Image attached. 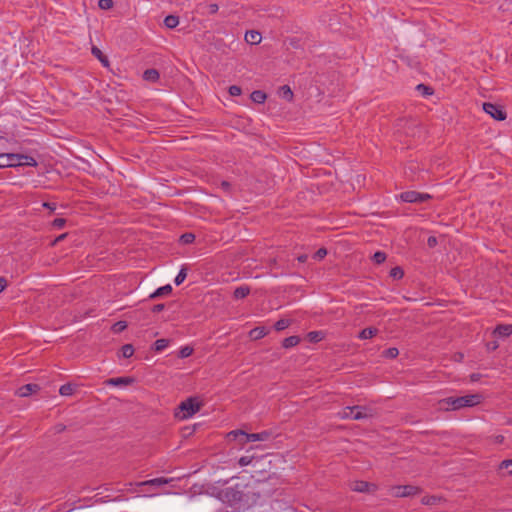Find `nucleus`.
<instances>
[{"instance_id":"nucleus-1","label":"nucleus","mask_w":512,"mask_h":512,"mask_svg":"<svg viewBox=\"0 0 512 512\" xmlns=\"http://www.w3.org/2000/svg\"><path fill=\"white\" fill-rule=\"evenodd\" d=\"M483 401V396L479 393L469 394L460 397H447L439 401L442 410H459L465 407H473Z\"/></svg>"},{"instance_id":"nucleus-2","label":"nucleus","mask_w":512,"mask_h":512,"mask_svg":"<svg viewBox=\"0 0 512 512\" xmlns=\"http://www.w3.org/2000/svg\"><path fill=\"white\" fill-rule=\"evenodd\" d=\"M229 439L239 440L240 444L256 441H267L271 438L272 433L269 431H262L259 433H246L242 430H235L228 433Z\"/></svg>"},{"instance_id":"nucleus-3","label":"nucleus","mask_w":512,"mask_h":512,"mask_svg":"<svg viewBox=\"0 0 512 512\" xmlns=\"http://www.w3.org/2000/svg\"><path fill=\"white\" fill-rule=\"evenodd\" d=\"M202 404L197 398L190 397L180 403L178 406L179 412L175 413V416L179 419H187L197 413Z\"/></svg>"},{"instance_id":"nucleus-4","label":"nucleus","mask_w":512,"mask_h":512,"mask_svg":"<svg viewBox=\"0 0 512 512\" xmlns=\"http://www.w3.org/2000/svg\"><path fill=\"white\" fill-rule=\"evenodd\" d=\"M364 410L366 409L362 406L345 407L337 415L341 419L351 418L360 420L367 417V414L363 412Z\"/></svg>"},{"instance_id":"nucleus-5","label":"nucleus","mask_w":512,"mask_h":512,"mask_svg":"<svg viewBox=\"0 0 512 512\" xmlns=\"http://www.w3.org/2000/svg\"><path fill=\"white\" fill-rule=\"evenodd\" d=\"M400 198L407 203H422L431 198L429 194L419 193L416 191H406L401 193Z\"/></svg>"},{"instance_id":"nucleus-6","label":"nucleus","mask_w":512,"mask_h":512,"mask_svg":"<svg viewBox=\"0 0 512 512\" xmlns=\"http://www.w3.org/2000/svg\"><path fill=\"white\" fill-rule=\"evenodd\" d=\"M483 110L498 121L505 120L507 116L506 112L500 106L490 102L483 103Z\"/></svg>"},{"instance_id":"nucleus-7","label":"nucleus","mask_w":512,"mask_h":512,"mask_svg":"<svg viewBox=\"0 0 512 512\" xmlns=\"http://www.w3.org/2000/svg\"><path fill=\"white\" fill-rule=\"evenodd\" d=\"M419 493V488L413 485L394 486L391 495L394 497H408Z\"/></svg>"},{"instance_id":"nucleus-8","label":"nucleus","mask_w":512,"mask_h":512,"mask_svg":"<svg viewBox=\"0 0 512 512\" xmlns=\"http://www.w3.org/2000/svg\"><path fill=\"white\" fill-rule=\"evenodd\" d=\"M18 153H0V168L20 166Z\"/></svg>"},{"instance_id":"nucleus-9","label":"nucleus","mask_w":512,"mask_h":512,"mask_svg":"<svg viewBox=\"0 0 512 512\" xmlns=\"http://www.w3.org/2000/svg\"><path fill=\"white\" fill-rule=\"evenodd\" d=\"M39 389H40L39 385L29 383V384H25V385L21 386L20 388H18V390L16 391V394L19 397H27V396L32 395L33 393H36Z\"/></svg>"},{"instance_id":"nucleus-10","label":"nucleus","mask_w":512,"mask_h":512,"mask_svg":"<svg viewBox=\"0 0 512 512\" xmlns=\"http://www.w3.org/2000/svg\"><path fill=\"white\" fill-rule=\"evenodd\" d=\"M134 382V379L131 377H117V378H109L105 381L106 385L109 386H127Z\"/></svg>"},{"instance_id":"nucleus-11","label":"nucleus","mask_w":512,"mask_h":512,"mask_svg":"<svg viewBox=\"0 0 512 512\" xmlns=\"http://www.w3.org/2000/svg\"><path fill=\"white\" fill-rule=\"evenodd\" d=\"M219 10V6L215 3H212V4H203V3H199L197 5V11L199 13H201L202 15H205V14H215L217 13Z\"/></svg>"},{"instance_id":"nucleus-12","label":"nucleus","mask_w":512,"mask_h":512,"mask_svg":"<svg viewBox=\"0 0 512 512\" xmlns=\"http://www.w3.org/2000/svg\"><path fill=\"white\" fill-rule=\"evenodd\" d=\"M261 39H262V36H261L260 32H258L256 30L247 31L245 34V41L251 45L259 44L261 42Z\"/></svg>"},{"instance_id":"nucleus-13","label":"nucleus","mask_w":512,"mask_h":512,"mask_svg":"<svg viewBox=\"0 0 512 512\" xmlns=\"http://www.w3.org/2000/svg\"><path fill=\"white\" fill-rule=\"evenodd\" d=\"M172 292V287L170 284H167L165 286H162L158 289H156L152 294H150V299L159 298L165 295H169Z\"/></svg>"},{"instance_id":"nucleus-14","label":"nucleus","mask_w":512,"mask_h":512,"mask_svg":"<svg viewBox=\"0 0 512 512\" xmlns=\"http://www.w3.org/2000/svg\"><path fill=\"white\" fill-rule=\"evenodd\" d=\"M91 53H92V55L94 57H96L102 63V65L104 67H108L109 66L110 63H109L108 57L105 56L98 47L93 46L91 48Z\"/></svg>"},{"instance_id":"nucleus-15","label":"nucleus","mask_w":512,"mask_h":512,"mask_svg":"<svg viewBox=\"0 0 512 512\" xmlns=\"http://www.w3.org/2000/svg\"><path fill=\"white\" fill-rule=\"evenodd\" d=\"M18 157H19V162H21L20 166L36 167L38 165L37 161L32 156L18 153Z\"/></svg>"},{"instance_id":"nucleus-16","label":"nucleus","mask_w":512,"mask_h":512,"mask_svg":"<svg viewBox=\"0 0 512 512\" xmlns=\"http://www.w3.org/2000/svg\"><path fill=\"white\" fill-rule=\"evenodd\" d=\"M494 333L499 336H502V337H508L512 333V325H508V324L498 325L495 328Z\"/></svg>"},{"instance_id":"nucleus-17","label":"nucleus","mask_w":512,"mask_h":512,"mask_svg":"<svg viewBox=\"0 0 512 512\" xmlns=\"http://www.w3.org/2000/svg\"><path fill=\"white\" fill-rule=\"evenodd\" d=\"M160 75L156 69H147L143 73V79L149 82H156Z\"/></svg>"},{"instance_id":"nucleus-18","label":"nucleus","mask_w":512,"mask_h":512,"mask_svg":"<svg viewBox=\"0 0 512 512\" xmlns=\"http://www.w3.org/2000/svg\"><path fill=\"white\" fill-rule=\"evenodd\" d=\"M372 485L365 481H356L352 485V490L357 492H368Z\"/></svg>"},{"instance_id":"nucleus-19","label":"nucleus","mask_w":512,"mask_h":512,"mask_svg":"<svg viewBox=\"0 0 512 512\" xmlns=\"http://www.w3.org/2000/svg\"><path fill=\"white\" fill-rule=\"evenodd\" d=\"M267 96L266 94L261 90H255L251 93V100L255 103L261 104L264 103Z\"/></svg>"},{"instance_id":"nucleus-20","label":"nucleus","mask_w":512,"mask_h":512,"mask_svg":"<svg viewBox=\"0 0 512 512\" xmlns=\"http://www.w3.org/2000/svg\"><path fill=\"white\" fill-rule=\"evenodd\" d=\"M250 293V288L248 286H239L234 290V297L236 299H243Z\"/></svg>"},{"instance_id":"nucleus-21","label":"nucleus","mask_w":512,"mask_h":512,"mask_svg":"<svg viewBox=\"0 0 512 512\" xmlns=\"http://www.w3.org/2000/svg\"><path fill=\"white\" fill-rule=\"evenodd\" d=\"M378 330L373 327L365 328L359 333L360 339H370L377 334Z\"/></svg>"},{"instance_id":"nucleus-22","label":"nucleus","mask_w":512,"mask_h":512,"mask_svg":"<svg viewBox=\"0 0 512 512\" xmlns=\"http://www.w3.org/2000/svg\"><path fill=\"white\" fill-rule=\"evenodd\" d=\"M169 483V480L163 477L154 478L151 480H147L141 483V485H151V486H162Z\"/></svg>"},{"instance_id":"nucleus-23","label":"nucleus","mask_w":512,"mask_h":512,"mask_svg":"<svg viewBox=\"0 0 512 512\" xmlns=\"http://www.w3.org/2000/svg\"><path fill=\"white\" fill-rule=\"evenodd\" d=\"M164 24L167 28L173 29L179 24V18L174 15H168L164 19Z\"/></svg>"},{"instance_id":"nucleus-24","label":"nucleus","mask_w":512,"mask_h":512,"mask_svg":"<svg viewBox=\"0 0 512 512\" xmlns=\"http://www.w3.org/2000/svg\"><path fill=\"white\" fill-rule=\"evenodd\" d=\"M300 342V338L298 336H290L283 340L282 346L284 348H291L296 346Z\"/></svg>"},{"instance_id":"nucleus-25","label":"nucleus","mask_w":512,"mask_h":512,"mask_svg":"<svg viewBox=\"0 0 512 512\" xmlns=\"http://www.w3.org/2000/svg\"><path fill=\"white\" fill-rule=\"evenodd\" d=\"M279 93H280V96L282 98L286 99L287 101H291L293 99V92L288 85H284V86L280 87Z\"/></svg>"},{"instance_id":"nucleus-26","label":"nucleus","mask_w":512,"mask_h":512,"mask_svg":"<svg viewBox=\"0 0 512 512\" xmlns=\"http://www.w3.org/2000/svg\"><path fill=\"white\" fill-rule=\"evenodd\" d=\"M267 334L265 327H256L250 331V336L253 339L263 338Z\"/></svg>"},{"instance_id":"nucleus-27","label":"nucleus","mask_w":512,"mask_h":512,"mask_svg":"<svg viewBox=\"0 0 512 512\" xmlns=\"http://www.w3.org/2000/svg\"><path fill=\"white\" fill-rule=\"evenodd\" d=\"M169 344V340L167 339H158L154 342L153 348L156 352H161L165 348H167Z\"/></svg>"},{"instance_id":"nucleus-28","label":"nucleus","mask_w":512,"mask_h":512,"mask_svg":"<svg viewBox=\"0 0 512 512\" xmlns=\"http://www.w3.org/2000/svg\"><path fill=\"white\" fill-rule=\"evenodd\" d=\"M59 393L62 396H70L74 393V386L70 383L64 384L60 387Z\"/></svg>"},{"instance_id":"nucleus-29","label":"nucleus","mask_w":512,"mask_h":512,"mask_svg":"<svg viewBox=\"0 0 512 512\" xmlns=\"http://www.w3.org/2000/svg\"><path fill=\"white\" fill-rule=\"evenodd\" d=\"M187 277V268L186 267H182L178 273V275L175 277V284L176 285H180L184 282V280L186 279Z\"/></svg>"},{"instance_id":"nucleus-30","label":"nucleus","mask_w":512,"mask_h":512,"mask_svg":"<svg viewBox=\"0 0 512 512\" xmlns=\"http://www.w3.org/2000/svg\"><path fill=\"white\" fill-rule=\"evenodd\" d=\"M121 351H122V356L124 358H130L134 354V348L131 344H125L124 346H122Z\"/></svg>"},{"instance_id":"nucleus-31","label":"nucleus","mask_w":512,"mask_h":512,"mask_svg":"<svg viewBox=\"0 0 512 512\" xmlns=\"http://www.w3.org/2000/svg\"><path fill=\"white\" fill-rule=\"evenodd\" d=\"M390 276L394 279H401L404 276V271L401 267L396 266L390 270Z\"/></svg>"},{"instance_id":"nucleus-32","label":"nucleus","mask_w":512,"mask_h":512,"mask_svg":"<svg viewBox=\"0 0 512 512\" xmlns=\"http://www.w3.org/2000/svg\"><path fill=\"white\" fill-rule=\"evenodd\" d=\"M127 328V323L125 321H118L112 326V331L114 333H121Z\"/></svg>"},{"instance_id":"nucleus-33","label":"nucleus","mask_w":512,"mask_h":512,"mask_svg":"<svg viewBox=\"0 0 512 512\" xmlns=\"http://www.w3.org/2000/svg\"><path fill=\"white\" fill-rule=\"evenodd\" d=\"M399 355V350L395 347L388 348L383 352V356L386 358H396Z\"/></svg>"},{"instance_id":"nucleus-34","label":"nucleus","mask_w":512,"mask_h":512,"mask_svg":"<svg viewBox=\"0 0 512 512\" xmlns=\"http://www.w3.org/2000/svg\"><path fill=\"white\" fill-rule=\"evenodd\" d=\"M290 325V321L288 319H280L278 320L274 327L277 331H282L286 329Z\"/></svg>"},{"instance_id":"nucleus-35","label":"nucleus","mask_w":512,"mask_h":512,"mask_svg":"<svg viewBox=\"0 0 512 512\" xmlns=\"http://www.w3.org/2000/svg\"><path fill=\"white\" fill-rule=\"evenodd\" d=\"M500 470H507L508 474H512V459L503 460L499 464Z\"/></svg>"},{"instance_id":"nucleus-36","label":"nucleus","mask_w":512,"mask_h":512,"mask_svg":"<svg viewBox=\"0 0 512 512\" xmlns=\"http://www.w3.org/2000/svg\"><path fill=\"white\" fill-rule=\"evenodd\" d=\"M416 89L423 95H432L433 94L432 88L425 84H418Z\"/></svg>"},{"instance_id":"nucleus-37","label":"nucleus","mask_w":512,"mask_h":512,"mask_svg":"<svg viewBox=\"0 0 512 512\" xmlns=\"http://www.w3.org/2000/svg\"><path fill=\"white\" fill-rule=\"evenodd\" d=\"M373 260L377 264H381L386 260V254L384 252L377 251L373 255Z\"/></svg>"},{"instance_id":"nucleus-38","label":"nucleus","mask_w":512,"mask_h":512,"mask_svg":"<svg viewBox=\"0 0 512 512\" xmlns=\"http://www.w3.org/2000/svg\"><path fill=\"white\" fill-rule=\"evenodd\" d=\"M193 353V348L189 346L182 347L179 351V357L180 358H187Z\"/></svg>"},{"instance_id":"nucleus-39","label":"nucleus","mask_w":512,"mask_h":512,"mask_svg":"<svg viewBox=\"0 0 512 512\" xmlns=\"http://www.w3.org/2000/svg\"><path fill=\"white\" fill-rule=\"evenodd\" d=\"M180 240L184 244H190L195 240V236L192 233H185L181 236Z\"/></svg>"},{"instance_id":"nucleus-40","label":"nucleus","mask_w":512,"mask_h":512,"mask_svg":"<svg viewBox=\"0 0 512 512\" xmlns=\"http://www.w3.org/2000/svg\"><path fill=\"white\" fill-rule=\"evenodd\" d=\"M98 5L103 10H108L113 7V0H99Z\"/></svg>"},{"instance_id":"nucleus-41","label":"nucleus","mask_w":512,"mask_h":512,"mask_svg":"<svg viewBox=\"0 0 512 512\" xmlns=\"http://www.w3.org/2000/svg\"><path fill=\"white\" fill-rule=\"evenodd\" d=\"M326 255H327L326 248H320L314 253L313 258L316 260H322Z\"/></svg>"},{"instance_id":"nucleus-42","label":"nucleus","mask_w":512,"mask_h":512,"mask_svg":"<svg viewBox=\"0 0 512 512\" xmlns=\"http://www.w3.org/2000/svg\"><path fill=\"white\" fill-rule=\"evenodd\" d=\"M253 460V456H242L238 463L241 467L249 465Z\"/></svg>"},{"instance_id":"nucleus-43","label":"nucleus","mask_w":512,"mask_h":512,"mask_svg":"<svg viewBox=\"0 0 512 512\" xmlns=\"http://www.w3.org/2000/svg\"><path fill=\"white\" fill-rule=\"evenodd\" d=\"M242 93L241 87L232 85L229 87V94L231 96H239Z\"/></svg>"},{"instance_id":"nucleus-44","label":"nucleus","mask_w":512,"mask_h":512,"mask_svg":"<svg viewBox=\"0 0 512 512\" xmlns=\"http://www.w3.org/2000/svg\"><path fill=\"white\" fill-rule=\"evenodd\" d=\"M66 223V220L64 218H56L54 219L52 225L56 228H63Z\"/></svg>"},{"instance_id":"nucleus-45","label":"nucleus","mask_w":512,"mask_h":512,"mask_svg":"<svg viewBox=\"0 0 512 512\" xmlns=\"http://www.w3.org/2000/svg\"><path fill=\"white\" fill-rule=\"evenodd\" d=\"M437 238L435 236H430L428 239H427V245L429 247H435L437 245Z\"/></svg>"},{"instance_id":"nucleus-46","label":"nucleus","mask_w":512,"mask_h":512,"mask_svg":"<svg viewBox=\"0 0 512 512\" xmlns=\"http://www.w3.org/2000/svg\"><path fill=\"white\" fill-rule=\"evenodd\" d=\"M164 304H156L152 307V312L153 313H158V312H161L163 309H164Z\"/></svg>"},{"instance_id":"nucleus-47","label":"nucleus","mask_w":512,"mask_h":512,"mask_svg":"<svg viewBox=\"0 0 512 512\" xmlns=\"http://www.w3.org/2000/svg\"><path fill=\"white\" fill-rule=\"evenodd\" d=\"M7 287V280L5 277H0V293Z\"/></svg>"},{"instance_id":"nucleus-48","label":"nucleus","mask_w":512,"mask_h":512,"mask_svg":"<svg viewBox=\"0 0 512 512\" xmlns=\"http://www.w3.org/2000/svg\"><path fill=\"white\" fill-rule=\"evenodd\" d=\"M66 236H67V234H66V233H64V234H61V235H59L58 237H56V238L54 239V241L52 242V246H54V245H56L58 242H60V241L64 240Z\"/></svg>"},{"instance_id":"nucleus-49","label":"nucleus","mask_w":512,"mask_h":512,"mask_svg":"<svg viewBox=\"0 0 512 512\" xmlns=\"http://www.w3.org/2000/svg\"><path fill=\"white\" fill-rule=\"evenodd\" d=\"M43 206L50 209L51 211H54L56 209L55 203L45 202L43 203Z\"/></svg>"},{"instance_id":"nucleus-50","label":"nucleus","mask_w":512,"mask_h":512,"mask_svg":"<svg viewBox=\"0 0 512 512\" xmlns=\"http://www.w3.org/2000/svg\"><path fill=\"white\" fill-rule=\"evenodd\" d=\"M307 259H308V255H306V254L300 255V256H298V258H297V260H298L299 262H301V263L306 262V261H307Z\"/></svg>"},{"instance_id":"nucleus-51","label":"nucleus","mask_w":512,"mask_h":512,"mask_svg":"<svg viewBox=\"0 0 512 512\" xmlns=\"http://www.w3.org/2000/svg\"><path fill=\"white\" fill-rule=\"evenodd\" d=\"M221 187H222L224 190L228 191V190L230 189V183H229V182H227V181H223V182L221 183Z\"/></svg>"},{"instance_id":"nucleus-52","label":"nucleus","mask_w":512,"mask_h":512,"mask_svg":"<svg viewBox=\"0 0 512 512\" xmlns=\"http://www.w3.org/2000/svg\"><path fill=\"white\" fill-rule=\"evenodd\" d=\"M503 441H504V436H503V435H497V436L495 437V442H496V443L501 444V443H503Z\"/></svg>"},{"instance_id":"nucleus-53","label":"nucleus","mask_w":512,"mask_h":512,"mask_svg":"<svg viewBox=\"0 0 512 512\" xmlns=\"http://www.w3.org/2000/svg\"><path fill=\"white\" fill-rule=\"evenodd\" d=\"M309 336L311 340H317L318 339V332H310Z\"/></svg>"},{"instance_id":"nucleus-54","label":"nucleus","mask_w":512,"mask_h":512,"mask_svg":"<svg viewBox=\"0 0 512 512\" xmlns=\"http://www.w3.org/2000/svg\"><path fill=\"white\" fill-rule=\"evenodd\" d=\"M479 377H480V375H479V374H472V375L470 376L471 381H477V380H479Z\"/></svg>"},{"instance_id":"nucleus-55","label":"nucleus","mask_w":512,"mask_h":512,"mask_svg":"<svg viewBox=\"0 0 512 512\" xmlns=\"http://www.w3.org/2000/svg\"><path fill=\"white\" fill-rule=\"evenodd\" d=\"M492 349H496L498 345L496 343L491 344Z\"/></svg>"},{"instance_id":"nucleus-56","label":"nucleus","mask_w":512,"mask_h":512,"mask_svg":"<svg viewBox=\"0 0 512 512\" xmlns=\"http://www.w3.org/2000/svg\"><path fill=\"white\" fill-rule=\"evenodd\" d=\"M507 424L512 425V418L507 421Z\"/></svg>"}]
</instances>
